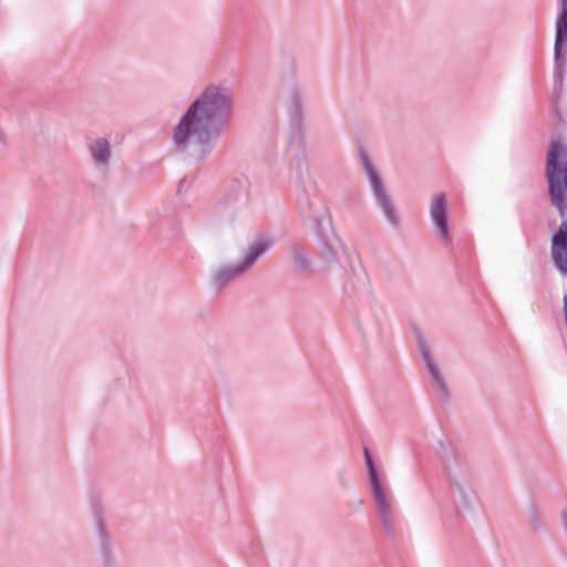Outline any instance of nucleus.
<instances>
[{"label":"nucleus","mask_w":567,"mask_h":567,"mask_svg":"<svg viewBox=\"0 0 567 567\" xmlns=\"http://www.w3.org/2000/svg\"><path fill=\"white\" fill-rule=\"evenodd\" d=\"M235 102L233 80L223 79L204 86L173 128L174 150L197 162L205 161L227 133Z\"/></svg>","instance_id":"nucleus-1"},{"label":"nucleus","mask_w":567,"mask_h":567,"mask_svg":"<svg viewBox=\"0 0 567 567\" xmlns=\"http://www.w3.org/2000/svg\"><path fill=\"white\" fill-rule=\"evenodd\" d=\"M550 205L561 223L551 236V258L555 267L567 274V146L553 140L548 146L544 172Z\"/></svg>","instance_id":"nucleus-2"},{"label":"nucleus","mask_w":567,"mask_h":567,"mask_svg":"<svg viewBox=\"0 0 567 567\" xmlns=\"http://www.w3.org/2000/svg\"><path fill=\"white\" fill-rule=\"evenodd\" d=\"M272 247L268 235H258L249 240L240 252V259L234 264H225L214 269L209 277L210 286L223 289L234 280L249 272Z\"/></svg>","instance_id":"nucleus-3"},{"label":"nucleus","mask_w":567,"mask_h":567,"mask_svg":"<svg viewBox=\"0 0 567 567\" xmlns=\"http://www.w3.org/2000/svg\"><path fill=\"white\" fill-rule=\"evenodd\" d=\"M364 461L380 526L384 534L393 536L396 524L393 496L390 489L382 483L372 456L367 447L364 449Z\"/></svg>","instance_id":"nucleus-4"},{"label":"nucleus","mask_w":567,"mask_h":567,"mask_svg":"<svg viewBox=\"0 0 567 567\" xmlns=\"http://www.w3.org/2000/svg\"><path fill=\"white\" fill-rule=\"evenodd\" d=\"M359 158L368 178L372 196L377 207L382 212L384 218L391 227L399 229L401 226V218L394 205L392 196L385 187L384 181L380 175L378 168L373 164L370 155L364 146H359Z\"/></svg>","instance_id":"nucleus-5"},{"label":"nucleus","mask_w":567,"mask_h":567,"mask_svg":"<svg viewBox=\"0 0 567 567\" xmlns=\"http://www.w3.org/2000/svg\"><path fill=\"white\" fill-rule=\"evenodd\" d=\"M297 209L305 225H310L315 230L323 226H331V217L317 183H307L306 186L296 188Z\"/></svg>","instance_id":"nucleus-6"},{"label":"nucleus","mask_w":567,"mask_h":567,"mask_svg":"<svg viewBox=\"0 0 567 567\" xmlns=\"http://www.w3.org/2000/svg\"><path fill=\"white\" fill-rule=\"evenodd\" d=\"M564 45H567V16L558 14L556 19L554 43L555 91L553 96L554 112L558 123L564 122V117L558 105V100L564 85L565 66L567 64Z\"/></svg>","instance_id":"nucleus-7"},{"label":"nucleus","mask_w":567,"mask_h":567,"mask_svg":"<svg viewBox=\"0 0 567 567\" xmlns=\"http://www.w3.org/2000/svg\"><path fill=\"white\" fill-rule=\"evenodd\" d=\"M416 342H417L422 359L427 369V372L430 373L432 382L437 392L439 400L442 403L449 402L450 390H449L447 383L445 381V378L442 374V372L440 371V368L437 367V364L434 362V360L431 355V352H430L427 341L420 331H416Z\"/></svg>","instance_id":"nucleus-8"},{"label":"nucleus","mask_w":567,"mask_h":567,"mask_svg":"<svg viewBox=\"0 0 567 567\" xmlns=\"http://www.w3.org/2000/svg\"><path fill=\"white\" fill-rule=\"evenodd\" d=\"M320 241L321 258L330 266L340 265V252H344L343 244L337 233L333 230L332 225L323 226L316 229Z\"/></svg>","instance_id":"nucleus-9"},{"label":"nucleus","mask_w":567,"mask_h":567,"mask_svg":"<svg viewBox=\"0 0 567 567\" xmlns=\"http://www.w3.org/2000/svg\"><path fill=\"white\" fill-rule=\"evenodd\" d=\"M436 450L450 483L467 477L465 462L450 443L440 442Z\"/></svg>","instance_id":"nucleus-10"},{"label":"nucleus","mask_w":567,"mask_h":567,"mask_svg":"<svg viewBox=\"0 0 567 567\" xmlns=\"http://www.w3.org/2000/svg\"><path fill=\"white\" fill-rule=\"evenodd\" d=\"M94 524L97 532L99 550L102 559V567H116L114 556L112 553L111 538L106 532L103 509L99 502H94L92 505Z\"/></svg>","instance_id":"nucleus-11"},{"label":"nucleus","mask_w":567,"mask_h":567,"mask_svg":"<svg viewBox=\"0 0 567 567\" xmlns=\"http://www.w3.org/2000/svg\"><path fill=\"white\" fill-rule=\"evenodd\" d=\"M250 181L247 176L234 177L227 185L224 204L228 208L239 210L247 206L249 200Z\"/></svg>","instance_id":"nucleus-12"},{"label":"nucleus","mask_w":567,"mask_h":567,"mask_svg":"<svg viewBox=\"0 0 567 567\" xmlns=\"http://www.w3.org/2000/svg\"><path fill=\"white\" fill-rule=\"evenodd\" d=\"M430 216L440 239L445 246H449L451 243V237L445 194L440 193L434 196L430 206Z\"/></svg>","instance_id":"nucleus-13"},{"label":"nucleus","mask_w":567,"mask_h":567,"mask_svg":"<svg viewBox=\"0 0 567 567\" xmlns=\"http://www.w3.org/2000/svg\"><path fill=\"white\" fill-rule=\"evenodd\" d=\"M284 100L291 125L301 130L303 124V100L296 83H291L285 89Z\"/></svg>","instance_id":"nucleus-14"},{"label":"nucleus","mask_w":567,"mask_h":567,"mask_svg":"<svg viewBox=\"0 0 567 567\" xmlns=\"http://www.w3.org/2000/svg\"><path fill=\"white\" fill-rule=\"evenodd\" d=\"M450 491L460 512H471L476 495L467 477L450 483Z\"/></svg>","instance_id":"nucleus-15"},{"label":"nucleus","mask_w":567,"mask_h":567,"mask_svg":"<svg viewBox=\"0 0 567 567\" xmlns=\"http://www.w3.org/2000/svg\"><path fill=\"white\" fill-rule=\"evenodd\" d=\"M93 164L99 169L106 172L110 167L112 148L107 138L99 137L87 146Z\"/></svg>","instance_id":"nucleus-16"},{"label":"nucleus","mask_w":567,"mask_h":567,"mask_svg":"<svg viewBox=\"0 0 567 567\" xmlns=\"http://www.w3.org/2000/svg\"><path fill=\"white\" fill-rule=\"evenodd\" d=\"M288 250L290 254L293 268L298 274L305 275L311 271L312 259L310 252L302 244L298 241H292L289 245Z\"/></svg>","instance_id":"nucleus-17"},{"label":"nucleus","mask_w":567,"mask_h":567,"mask_svg":"<svg viewBox=\"0 0 567 567\" xmlns=\"http://www.w3.org/2000/svg\"><path fill=\"white\" fill-rule=\"evenodd\" d=\"M292 167L296 171V188L306 186L308 182L316 183L310 173L305 152L292 158Z\"/></svg>","instance_id":"nucleus-18"},{"label":"nucleus","mask_w":567,"mask_h":567,"mask_svg":"<svg viewBox=\"0 0 567 567\" xmlns=\"http://www.w3.org/2000/svg\"><path fill=\"white\" fill-rule=\"evenodd\" d=\"M530 519H532V522H533V524H534L535 526H539V525H540V523H539V518H538V515H537L536 511H533V512H532V514H530Z\"/></svg>","instance_id":"nucleus-19"},{"label":"nucleus","mask_w":567,"mask_h":567,"mask_svg":"<svg viewBox=\"0 0 567 567\" xmlns=\"http://www.w3.org/2000/svg\"><path fill=\"white\" fill-rule=\"evenodd\" d=\"M558 14L567 16V0H561V8Z\"/></svg>","instance_id":"nucleus-20"},{"label":"nucleus","mask_w":567,"mask_h":567,"mask_svg":"<svg viewBox=\"0 0 567 567\" xmlns=\"http://www.w3.org/2000/svg\"><path fill=\"white\" fill-rule=\"evenodd\" d=\"M4 147H6L4 134L2 131H0V153L4 150Z\"/></svg>","instance_id":"nucleus-21"},{"label":"nucleus","mask_w":567,"mask_h":567,"mask_svg":"<svg viewBox=\"0 0 567 567\" xmlns=\"http://www.w3.org/2000/svg\"><path fill=\"white\" fill-rule=\"evenodd\" d=\"M561 522L565 530L567 532V509H564L561 513Z\"/></svg>","instance_id":"nucleus-22"},{"label":"nucleus","mask_w":567,"mask_h":567,"mask_svg":"<svg viewBox=\"0 0 567 567\" xmlns=\"http://www.w3.org/2000/svg\"><path fill=\"white\" fill-rule=\"evenodd\" d=\"M563 301H564V316H565V320H567V295L564 296Z\"/></svg>","instance_id":"nucleus-23"},{"label":"nucleus","mask_w":567,"mask_h":567,"mask_svg":"<svg viewBox=\"0 0 567 567\" xmlns=\"http://www.w3.org/2000/svg\"><path fill=\"white\" fill-rule=\"evenodd\" d=\"M183 184H184V181H181V182H179L178 190H181V187H182V185H183Z\"/></svg>","instance_id":"nucleus-24"}]
</instances>
